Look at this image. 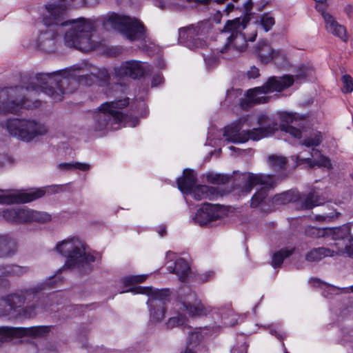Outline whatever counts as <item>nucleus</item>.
<instances>
[{"label": "nucleus", "instance_id": "obj_1", "mask_svg": "<svg viewBox=\"0 0 353 353\" xmlns=\"http://www.w3.org/2000/svg\"><path fill=\"white\" fill-rule=\"evenodd\" d=\"M75 0H51L41 11L43 28L36 40L37 46L46 52H54L61 35L65 44L80 51L88 52L96 47L92 39L94 24L90 19H68L67 12Z\"/></svg>", "mask_w": 353, "mask_h": 353}, {"label": "nucleus", "instance_id": "obj_2", "mask_svg": "<svg viewBox=\"0 0 353 353\" xmlns=\"http://www.w3.org/2000/svg\"><path fill=\"white\" fill-rule=\"evenodd\" d=\"M85 68L73 66L69 69L52 73H39L31 80L28 85H17L0 90V114H18L23 109L37 107V101H33V94L43 92L56 101H61L63 95L70 92L64 85L70 79L74 82L89 85L85 81Z\"/></svg>", "mask_w": 353, "mask_h": 353}, {"label": "nucleus", "instance_id": "obj_3", "mask_svg": "<svg viewBox=\"0 0 353 353\" xmlns=\"http://www.w3.org/2000/svg\"><path fill=\"white\" fill-rule=\"evenodd\" d=\"M279 128L277 121L265 114L249 119L243 117L225 128L223 137L229 142L241 143L251 139L259 141L272 135Z\"/></svg>", "mask_w": 353, "mask_h": 353}, {"label": "nucleus", "instance_id": "obj_4", "mask_svg": "<svg viewBox=\"0 0 353 353\" xmlns=\"http://www.w3.org/2000/svg\"><path fill=\"white\" fill-rule=\"evenodd\" d=\"M128 104V98L103 103L99 107V111L93 115L91 129L95 132L115 130L119 129L122 123L125 127H135L139 123L137 118L123 115L120 111V109Z\"/></svg>", "mask_w": 353, "mask_h": 353}, {"label": "nucleus", "instance_id": "obj_5", "mask_svg": "<svg viewBox=\"0 0 353 353\" xmlns=\"http://www.w3.org/2000/svg\"><path fill=\"white\" fill-rule=\"evenodd\" d=\"M253 3L248 0L244 4L245 14L243 18L237 17L233 20H228L223 30V32L230 34L227 37V42L219 52L224 59L234 58L245 50L247 39L241 31L244 30L250 19Z\"/></svg>", "mask_w": 353, "mask_h": 353}, {"label": "nucleus", "instance_id": "obj_6", "mask_svg": "<svg viewBox=\"0 0 353 353\" xmlns=\"http://www.w3.org/2000/svg\"><path fill=\"white\" fill-rule=\"evenodd\" d=\"M56 250L66 258L63 268L81 269L96 261L97 257L87 252V245L80 237L74 236L59 241Z\"/></svg>", "mask_w": 353, "mask_h": 353}, {"label": "nucleus", "instance_id": "obj_7", "mask_svg": "<svg viewBox=\"0 0 353 353\" xmlns=\"http://www.w3.org/2000/svg\"><path fill=\"white\" fill-rule=\"evenodd\" d=\"M103 25L107 30H118L132 41L144 39L145 37L143 24L135 18L114 12L109 13L103 18Z\"/></svg>", "mask_w": 353, "mask_h": 353}, {"label": "nucleus", "instance_id": "obj_8", "mask_svg": "<svg viewBox=\"0 0 353 353\" xmlns=\"http://www.w3.org/2000/svg\"><path fill=\"white\" fill-rule=\"evenodd\" d=\"M4 127L11 136L27 143L48 132V128L43 123L30 119H8Z\"/></svg>", "mask_w": 353, "mask_h": 353}, {"label": "nucleus", "instance_id": "obj_9", "mask_svg": "<svg viewBox=\"0 0 353 353\" xmlns=\"http://www.w3.org/2000/svg\"><path fill=\"white\" fill-rule=\"evenodd\" d=\"M244 184L241 188V192L243 194H249L254 186L262 185V188L257 191L252 197L250 206L258 207L263 203L268 196V190L273 188L276 181L271 174L248 173L243 175Z\"/></svg>", "mask_w": 353, "mask_h": 353}, {"label": "nucleus", "instance_id": "obj_10", "mask_svg": "<svg viewBox=\"0 0 353 353\" xmlns=\"http://www.w3.org/2000/svg\"><path fill=\"white\" fill-rule=\"evenodd\" d=\"M125 292L147 294L149 296L147 303L150 307V320L154 322H159L164 319L166 311L165 301L170 296L168 289L154 290L150 287L139 286L128 290Z\"/></svg>", "mask_w": 353, "mask_h": 353}, {"label": "nucleus", "instance_id": "obj_11", "mask_svg": "<svg viewBox=\"0 0 353 353\" xmlns=\"http://www.w3.org/2000/svg\"><path fill=\"white\" fill-rule=\"evenodd\" d=\"M176 306L178 310L177 315L169 318L165 323V327L168 330H172L185 325L186 316L183 314L184 311H186L192 316L204 315L208 312L201 301L196 299L195 295L193 294H190L183 302H178Z\"/></svg>", "mask_w": 353, "mask_h": 353}, {"label": "nucleus", "instance_id": "obj_12", "mask_svg": "<svg viewBox=\"0 0 353 353\" xmlns=\"http://www.w3.org/2000/svg\"><path fill=\"white\" fill-rule=\"evenodd\" d=\"M44 288V285L40 284L24 290L20 293L8 295L6 299H0V315L8 314L11 310L23 305L26 301L34 300L38 293Z\"/></svg>", "mask_w": 353, "mask_h": 353}, {"label": "nucleus", "instance_id": "obj_13", "mask_svg": "<svg viewBox=\"0 0 353 353\" xmlns=\"http://www.w3.org/2000/svg\"><path fill=\"white\" fill-rule=\"evenodd\" d=\"M296 201H301V208L305 210L312 209L323 203V199L317 195L315 192H310L307 195L300 196L298 192L289 190L277 194L272 198V203L276 205H285Z\"/></svg>", "mask_w": 353, "mask_h": 353}, {"label": "nucleus", "instance_id": "obj_14", "mask_svg": "<svg viewBox=\"0 0 353 353\" xmlns=\"http://www.w3.org/2000/svg\"><path fill=\"white\" fill-rule=\"evenodd\" d=\"M150 70V65L137 60H129L122 62L113 68L112 76L117 80L128 77L139 79Z\"/></svg>", "mask_w": 353, "mask_h": 353}, {"label": "nucleus", "instance_id": "obj_15", "mask_svg": "<svg viewBox=\"0 0 353 353\" xmlns=\"http://www.w3.org/2000/svg\"><path fill=\"white\" fill-rule=\"evenodd\" d=\"M206 32L207 28L201 22L179 29V37L180 41L184 42L188 48H201L205 46V41L203 37Z\"/></svg>", "mask_w": 353, "mask_h": 353}, {"label": "nucleus", "instance_id": "obj_16", "mask_svg": "<svg viewBox=\"0 0 353 353\" xmlns=\"http://www.w3.org/2000/svg\"><path fill=\"white\" fill-rule=\"evenodd\" d=\"M333 233V238L338 241L334 243L336 248L335 254H346L353 258V237L350 235L348 227H343L330 230Z\"/></svg>", "mask_w": 353, "mask_h": 353}, {"label": "nucleus", "instance_id": "obj_17", "mask_svg": "<svg viewBox=\"0 0 353 353\" xmlns=\"http://www.w3.org/2000/svg\"><path fill=\"white\" fill-rule=\"evenodd\" d=\"M45 194L46 190L43 188H37L29 192L15 191L0 194V203L11 205L29 203L43 197Z\"/></svg>", "mask_w": 353, "mask_h": 353}, {"label": "nucleus", "instance_id": "obj_18", "mask_svg": "<svg viewBox=\"0 0 353 353\" xmlns=\"http://www.w3.org/2000/svg\"><path fill=\"white\" fill-rule=\"evenodd\" d=\"M223 214L220 205L204 203L192 216V220L195 223L203 226L221 219Z\"/></svg>", "mask_w": 353, "mask_h": 353}, {"label": "nucleus", "instance_id": "obj_19", "mask_svg": "<svg viewBox=\"0 0 353 353\" xmlns=\"http://www.w3.org/2000/svg\"><path fill=\"white\" fill-rule=\"evenodd\" d=\"M291 159L295 162V167L303 165L307 168H312L316 165L319 167H323L328 170L332 168L330 160L327 157L321 155L319 150L314 149L312 150L309 157H303L299 154L292 156Z\"/></svg>", "mask_w": 353, "mask_h": 353}, {"label": "nucleus", "instance_id": "obj_20", "mask_svg": "<svg viewBox=\"0 0 353 353\" xmlns=\"http://www.w3.org/2000/svg\"><path fill=\"white\" fill-rule=\"evenodd\" d=\"M46 330L47 327L43 326L30 327H0V341H6L12 336H42Z\"/></svg>", "mask_w": 353, "mask_h": 353}, {"label": "nucleus", "instance_id": "obj_21", "mask_svg": "<svg viewBox=\"0 0 353 353\" xmlns=\"http://www.w3.org/2000/svg\"><path fill=\"white\" fill-rule=\"evenodd\" d=\"M281 130L288 133L292 137L301 139H303L301 144L306 147L319 145L323 140V136L320 132H313L307 136L305 130H301L291 125H281Z\"/></svg>", "mask_w": 353, "mask_h": 353}, {"label": "nucleus", "instance_id": "obj_22", "mask_svg": "<svg viewBox=\"0 0 353 353\" xmlns=\"http://www.w3.org/2000/svg\"><path fill=\"white\" fill-rule=\"evenodd\" d=\"M294 82L293 76L285 74L282 77H270L263 84L268 94L274 92H280L292 86Z\"/></svg>", "mask_w": 353, "mask_h": 353}, {"label": "nucleus", "instance_id": "obj_23", "mask_svg": "<svg viewBox=\"0 0 353 353\" xmlns=\"http://www.w3.org/2000/svg\"><path fill=\"white\" fill-rule=\"evenodd\" d=\"M267 94L263 85L250 89L247 91L246 99L241 101V107L247 109L254 105L266 103L270 99L265 96Z\"/></svg>", "mask_w": 353, "mask_h": 353}, {"label": "nucleus", "instance_id": "obj_24", "mask_svg": "<svg viewBox=\"0 0 353 353\" xmlns=\"http://www.w3.org/2000/svg\"><path fill=\"white\" fill-rule=\"evenodd\" d=\"M196 176L192 170L185 169L182 177L177 180L179 189L185 194H190L195 187Z\"/></svg>", "mask_w": 353, "mask_h": 353}, {"label": "nucleus", "instance_id": "obj_25", "mask_svg": "<svg viewBox=\"0 0 353 353\" xmlns=\"http://www.w3.org/2000/svg\"><path fill=\"white\" fill-rule=\"evenodd\" d=\"M324 21L326 30L341 39L346 40V30L340 25L330 14H324Z\"/></svg>", "mask_w": 353, "mask_h": 353}, {"label": "nucleus", "instance_id": "obj_26", "mask_svg": "<svg viewBox=\"0 0 353 353\" xmlns=\"http://www.w3.org/2000/svg\"><path fill=\"white\" fill-rule=\"evenodd\" d=\"M254 50L262 63H268L272 60V56L275 49L272 48L268 42L259 41L256 44Z\"/></svg>", "mask_w": 353, "mask_h": 353}, {"label": "nucleus", "instance_id": "obj_27", "mask_svg": "<svg viewBox=\"0 0 353 353\" xmlns=\"http://www.w3.org/2000/svg\"><path fill=\"white\" fill-rule=\"evenodd\" d=\"M190 194L197 201L212 199L216 195V190L213 187L200 185L195 186Z\"/></svg>", "mask_w": 353, "mask_h": 353}, {"label": "nucleus", "instance_id": "obj_28", "mask_svg": "<svg viewBox=\"0 0 353 353\" xmlns=\"http://www.w3.org/2000/svg\"><path fill=\"white\" fill-rule=\"evenodd\" d=\"M334 254L335 250L322 247L310 250L306 254L305 259L310 262H316L326 256H333Z\"/></svg>", "mask_w": 353, "mask_h": 353}, {"label": "nucleus", "instance_id": "obj_29", "mask_svg": "<svg viewBox=\"0 0 353 353\" xmlns=\"http://www.w3.org/2000/svg\"><path fill=\"white\" fill-rule=\"evenodd\" d=\"M267 161L269 167L276 174L286 170L288 160L283 156L272 154L268 157Z\"/></svg>", "mask_w": 353, "mask_h": 353}, {"label": "nucleus", "instance_id": "obj_30", "mask_svg": "<svg viewBox=\"0 0 353 353\" xmlns=\"http://www.w3.org/2000/svg\"><path fill=\"white\" fill-rule=\"evenodd\" d=\"M168 268L172 270L171 271L173 273L178 275L181 281H184L190 272L189 264L183 259H177L174 263V267L168 266Z\"/></svg>", "mask_w": 353, "mask_h": 353}, {"label": "nucleus", "instance_id": "obj_31", "mask_svg": "<svg viewBox=\"0 0 353 353\" xmlns=\"http://www.w3.org/2000/svg\"><path fill=\"white\" fill-rule=\"evenodd\" d=\"M39 293L37 297L34 298L36 299V303L27 305L23 310V316L28 318H32L36 316L37 312L40 310H47V307L43 305V303L46 301V298L41 299L39 296Z\"/></svg>", "mask_w": 353, "mask_h": 353}, {"label": "nucleus", "instance_id": "obj_32", "mask_svg": "<svg viewBox=\"0 0 353 353\" xmlns=\"http://www.w3.org/2000/svg\"><path fill=\"white\" fill-rule=\"evenodd\" d=\"M294 252V249H281L274 254L272 256V265L274 268L280 267L284 259L290 256Z\"/></svg>", "mask_w": 353, "mask_h": 353}, {"label": "nucleus", "instance_id": "obj_33", "mask_svg": "<svg viewBox=\"0 0 353 353\" xmlns=\"http://www.w3.org/2000/svg\"><path fill=\"white\" fill-rule=\"evenodd\" d=\"M202 339L203 335L201 332V328H194L189 332L186 341L187 347L193 349V347H196Z\"/></svg>", "mask_w": 353, "mask_h": 353}, {"label": "nucleus", "instance_id": "obj_34", "mask_svg": "<svg viewBox=\"0 0 353 353\" xmlns=\"http://www.w3.org/2000/svg\"><path fill=\"white\" fill-rule=\"evenodd\" d=\"M26 269L21 266L16 265H6L0 269V277L11 275H20L26 272Z\"/></svg>", "mask_w": 353, "mask_h": 353}, {"label": "nucleus", "instance_id": "obj_35", "mask_svg": "<svg viewBox=\"0 0 353 353\" xmlns=\"http://www.w3.org/2000/svg\"><path fill=\"white\" fill-rule=\"evenodd\" d=\"M271 62H273L279 67L285 66L288 63L287 53L283 50H275Z\"/></svg>", "mask_w": 353, "mask_h": 353}, {"label": "nucleus", "instance_id": "obj_36", "mask_svg": "<svg viewBox=\"0 0 353 353\" xmlns=\"http://www.w3.org/2000/svg\"><path fill=\"white\" fill-rule=\"evenodd\" d=\"M313 69L312 67L305 65H301L296 70L294 81H300L305 79L312 75Z\"/></svg>", "mask_w": 353, "mask_h": 353}, {"label": "nucleus", "instance_id": "obj_37", "mask_svg": "<svg viewBox=\"0 0 353 353\" xmlns=\"http://www.w3.org/2000/svg\"><path fill=\"white\" fill-rule=\"evenodd\" d=\"M59 168L63 170H79L81 171H87L90 169V165L83 163H62L59 164Z\"/></svg>", "mask_w": 353, "mask_h": 353}, {"label": "nucleus", "instance_id": "obj_38", "mask_svg": "<svg viewBox=\"0 0 353 353\" xmlns=\"http://www.w3.org/2000/svg\"><path fill=\"white\" fill-rule=\"evenodd\" d=\"M17 223L31 222V210L25 208H17Z\"/></svg>", "mask_w": 353, "mask_h": 353}, {"label": "nucleus", "instance_id": "obj_39", "mask_svg": "<svg viewBox=\"0 0 353 353\" xmlns=\"http://www.w3.org/2000/svg\"><path fill=\"white\" fill-rule=\"evenodd\" d=\"M340 214H341L339 212H337L335 210H332L328 213H323V214L316 215L314 217V220L323 223H329L338 219Z\"/></svg>", "mask_w": 353, "mask_h": 353}, {"label": "nucleus", "instance_id": "obj_40", "mask_svg": "<svg viewBox=\"0 0 353 353\" xmlns=\"http://www.w3.org/2000/svg\"><path fill=\"white\" fill-rule=\"evenodd\" d=\"M50 214L44 212L31 210V221H36L39 223H46L50 221Z\"/></svg>", "mask_w": 353, "mask_h": 353}, {"label": "nucleus", "instance_id": "obj_41", "mask_svg": "<svg viewBox=\"0 0 353 353\" xmlns=\"http://www.w3.org/2000/svg\"><path fill=\"white\" fill-rule=\"evenodd\" d=\"M325 230L323 228H318L313 226H307L305 228L306 235L312 238L323 237L325 236Z\"/></svg>", "mask_w": 353, "mask_h": 353}, {"label": "nucleus", "instance_id": "obj_42", "mask_svg": "<svg viewBox=\"0 0 353 353\" xmlns=\"http://www.w3.org/2000/svg\"><path fill=\"white\" fill-rule=\"evenodd\" d=\"M146 278V274L127 276L122 279V282L125 285H130L134 283H141L145 280Z\"/></svg>", "mask_w": 353, "mask_h": 353}, {"label": "nucleus", "instance_id": "obj_43", "mask_svg": "<svg viewBox=\"0 0 353 353\" xmlns=\"http://www.w3.org/2000/svg\"><path fill=\"white\" fill-rule=\"evenodd\" d=\"M3 218L9 222L16 223L17 219V208L6 209L1 212Z\"/></svg>", "mask_w": 353, "mask_h": 353}, {"label": "nucleus", "instance_id": "obj_44", "mask_svg": "<svg viewBox=\"0 0 353 353\" xmlns=\"http://www.w3.org/2000/svg\"><path fill=\"white\" fill-rule=\"evenodd\" d=\"M274 19L269 14H263L261 17V25L265 32H268L274 25Z\"/></svg>", "mask_w": 353, "mask_h": 353}, {"label": "nucleus", "instance_id": "obj_45", "mask_svg": "<svg viewBox=\"0 0 353 353\" xmlns=\"http://www.w3.org/2000/svg\"><path fill=\"white\" fill-rule=\"evenodd\" d=\"M343 83L342 91L345 93L353 91V79L349 74H345L342 77Z\"/></svg>", "mask_w": 353, "mask_h": 353}, {"label": "nucleus", "instance_id": "obj_46", "mask_svg": "<svg viewBox=\"0 0 353 353\" xmlns=\"http://www.w3.org/2000/svg\"><path fill=\"white\" fill-rule=\"evenodd\" d=\"M92 75L96 79H100L104 83L110 81V76L105 68L97 69L95 72H92Z\"/></svg>", "mask_w": 353, "mask_h": 353}, {"label": "nucleus", "instance_id": "obj_47", "mask_svg": "<svg viewBox=\"0 0 353 353\" xmlns=\"http://www.w3.org/2000/svg\"><path fill=\"white\" fill-rule=\"evenodd\" d=\"M207 179H208V181L211 183L219 184V183H225L227 181L228 178L226 176H225L224 175H221L219 174H208Z\"/></svg>", "mask_w": 353, "mask_h": 353}, {"label": "nucleus", "instance_id": "obj_48", "mask_svg": "<svg viewBox=\"0 0 353 353\" xmlns=\"http://www.w3.org/2000/svg\"><path fill=\"white\" fill-rule=\"evenodd\" d=\"M279 119L286 123H292L296 119V114L288 112H282L279 114Z\"/></svg>", "mask_w": 353, "mask_h": 353}, {"label": "nucleus", "instance_id": "obj_49", "mask_svg": "<svg viewBox=\"0 0 353 353\" xmlns=\"http://www.w3.org/2000/svg\"><path fill=\"white\" fill-rule=\"evenodd\" d=\"M204 61L208 67H212L218 62V57L214 52L204 55Z\"/></svg>", "mask_w": 353, "mask_h": 353}, {"label": "nucleus", "instance_id": "obj_50", "mask_svg": "<svg viewBox=\"0 0 353 353\" xmlns=\"http://www.w3.org/2000/svg\"><path fill=\"white\" fill-rule=\"evenodd\" d=\"M247 75L250 79L257 78L259 77V70L256 67L252 66L248 71Z\"/></svg>", "mask_w": 353, "mask_h": 353}, {"label": "nucleus", "instance_id": "obj_51", "mask_svg": "<svg viewBox=\"0 0 353 353\" xmlns=\"http://www.w3.org/2000/svg\"><path fill=\"white\" fill-rule=\"evenodd\" d=\"M163 81V77L161 74H154L152 81V86H158L160 85Z\"/></svg>", "mask_w": 353, "mask_h": 353}, {"label": "nucleus", "instance_id": "obj_52", "mask_svg": "<svg viewBox=\"0 0 353 353\" xmlns=\"http://www.w3.org/2000/svg\"><path fill=\"white\" fill-rule=\"evenodd\" d=\"M326 6L325 5V2L322 3H316V9L321 13V15L324 18V14H329L328 12H325Z\"/></svg>", "mask_w": 353, "mask_h": 353}, {"label": "nucleus", "instance_id": "obj_53", "mask_svg": "<svg viewBox=\"0 0 353 353\" xmlns=\"http://www.w3.org/2000/svg\"><path fill=\"white\" fill-rule=\"evenodd\" d=\"M214 275V272L210 271L205 273H203L199 276V279L202 281H207L210 278L212 277Z\"/></svg>", "mask_w": 353, "mask_h": 353}, {"label": "nucleus", "instance_id": "obj_54", "mask_svg": "<svg viewBox=\"0 0 353 353\" xmlns=\"http://www.w3.org/2000/svg\"><path fill=\"white\" fill-rule=\"evenodd\" d=\"M6 245H7L6 241L3 238L0 237V256H1L6 255L7 253L3 250V248H4Z\"/></svg>", "mask_w": 353, "mask_h": 353}, {"label": "nucleus", "instance_id": "obj_55", "mask_svg": "<svg viewBox=\"0 0 353 353\" xmlns=\"http://www.w3.org/2000/svg\"><path fill=\"white\" fill-rule=\"evenodd\" d=\"M234 6L232 3H228L224 10V12H226V15H228L230 12L234 10Z\"/></svg>", "mask_w": 353, "mask_h": 353}, {"label": "nucleus", "instance_id": "obj_56", "mask_svg": "<svg viewBox=\"0 0 353 353\" xmlns=\"http://www.w3.org/2000/svg\"><path fill=\"white\" fill-rule=\"evenodd\" d=\"M270 332L272 334H275L276 337L278 338L279 339H281V340L283 339V336L281 334L277 333L276 331L271 330Z\"/></svg>", "mask_w": 353, "mask_h": 353}, {"label": "nucleus", "instance_id": "obj_57", "mask_svg": "<svg viewBox=\"0 0 353 353\" xmlns=\"http://www.w3.org/2000/svg\"><path fill=\"white\" fill-rule=\"evenodd\" d=\"M352 10L353 8L350 5L347 6L345 8V12L348 15H350V13L352 12Z\"/></svg>", "mask_w": 353, "mask_h": 353}, {"label": "nucleus", "instance_id": "obj_58", "mask_svg": "<svg viewBox=\"0 0 353 353\" xmlns=\"http://www.w3.org/2000/svg\"><path fill=\"white\" fill-rule=\"evenodd\" d=\"M237 323V319L236 318L233 319L230 322H225V323L230 326H233L236 325Z\"/></svg>", "mask_w": 353, "mask_h": 353}, {"label": "nucleus", "instance_id": "obj_59", "mask_svg": "<svg viewBox=\"0 0 353 353\" xmlns=\"http://www.w3.org/2000/svg\"><path fill=\"white\" fill-rule=\"evenodd\" d=\"M183 353H194L193 349L187 347Z\"/></svg>", "mask_w": 353, "mask_h": 353}, {"label": "nucleus", "instance_id": "obj_60", "mask_svg": "<svg viewBox=\"0 0 353 353\" xmlns=\"http://www.w3.org/2000/svg\"><path fill=\"white\" fill-rule=\"evenodd\" d=\"M159 234L163 236L165 234V229L163 228L159 232Z\"/></svg>", "mask_w": 353, "mask_h": 353}, {"label": "nucleus", "instance_id": "obj_61", "mask_svg": "<svg viewBox=\"0 0 353 353\" xmlns=\"http://www.w3.org/2000/svg\"><path fill=\"white\" fill-rule=\"evenodd\" d=\"M316 3H322V2H325L326 0H314Z\"/></svg>", "mask_w": 353, "mask_h": 353}, {"label": "nucleus", "instance_id": "obj_62", "mask_svg": "<svg viewBox=\"0 0 353 353\" xmlns=\"http://www.w3.org/2000/svg\"><path fill=\"white\" fill-rule=\"evenodd\" d=\"M256 36V34H255L254 35V37H252L250 40L251 41H253L255 39Z\"/></svg>", "mask_w": 353, "mask_h": 353}, {"label": "nucleus", "instance_id": "obj_63", "mask_svg": "<svg viewBox=\"0 0 353 353\" xmlns=\"http://www.w3.org/2000/svg\"><path fill=\"white\" fill-rule=\"evenodd\" d=\"M283 347H284V353H289V352L287 351L286 348L285 347L284 343H283Z\"/></svg>", "mask_w": 353, "mask_h": 353}, {"label": "nucleus", "instance_id": "obj_64", "mask_svg": "<svg viewBox=\"0 0 353 353\" xmlns=\"http://www.w3.org/2000/svg\"><path fill=\"white\" fill-rule=\"evenodd\" d=\"M230 150H236V148L233 147V146H231L229 148Z\"/></svg>", "mask_w": 353, "mask_h": 353}]
</instances>
